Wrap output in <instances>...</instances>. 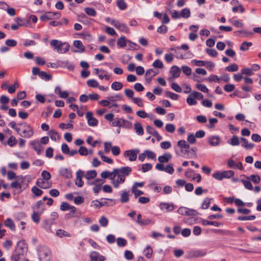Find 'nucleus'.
I'll return each mask as SVG.
<instances>
[{"label":"nucleus","mask_w":261,"mask_h":261,"mask_svg":"<svg viewBox=\"0 0 261 261\" xmlns=\"http://www.w3.org/2000/svg\"><path fill=\"white\" fill-rule=\"evenodd\" d=\"M5 225L10 228L12 230H15V226L14 223L10 218H7L4 222Z\"/></svg>","instance_id":"nucleus-30"},{"label":"nucleus","mask_w":261,"mask_h":261,"mask_svg":"<svg viewBox=\"0 0 261 261\" xmlns=\"http://www.w3.org/2000/svg\"><path fill=\"white\" fill-rule=\"evenodd\" d=\"M246 177L248 180H251L255 184H258L260 181V177L258 175L252 174L250 176H246Z\"/></svg>","instance_id":"nucleus-28"},{"label":"nucleus","mask_w":261,"mask_h":261,"mask_svg":"<svg viewBox=\"0 0 261 261\" xmlns=\"http://www.w3.org/2000/svg\"><path fill=\"white\" fill-rule=\"evenodd\" d=\"M56 94L59 95V97L62 98H65V91H62L60 86H57L55 89Z\"/></svg>","instance_id":"nucleus-43"},{"label":"nucleus","mask_w":261,"mask_h":261,"mask_svg":"<svg viewBox=\"0 0 261 261\" xmlns=\"http://www.w3.org/2000/svg\"><path fill=\"white\" fill-rule=\"evenodd\" d=\"M158 71H156L153 69H149L146 71L145 75L149 76L150 77L152 78L153 76L158 74Z\"/></svg>","instance_id":"nucleus-60"},{"label":"nucleus","mask_w":261,"mask_h":261,"mask_svg":"<svg viewBox=\"0 0 261 261\" xmlns=\"http://www.w3.org/2000/svg\"><path fill=\"white\" fill-rule=\"evenodd\" d=\"M140 152L139 149H130L124 152V156H128L130 161H134L137 159V154Z\"/></svg>","instance_id":"nucleus-11"},{"label":"nucleus","mask_w":261,"mask_h":261,"mask_svg":"<svg viewBox=\"0 0 261 261\" xmlns=\"http://www.w3.org/2000/svg\"><path fill=\"white\" fill-rule=\"evenodd\" d=\"M134 129L136 133L139 135L142 136L143 135L144 130L142 124L139 122H136L134 124Z\"/></svg>","instance_id":"nucleus-22"},{"label":"nucleus","mask_w":261,"mask_h":261,"mask_svg":"<svg viewBox=\"0 0 261 261\" xmlns=\"http://www.w3.org/2000/svg\"><path fill=\"white\" fill-rule=\"evenodd\" d=\"M16 130L20 136L24 138H30L34 135L33 127L25 122L17 124Z\"/></svg>","instance_id":"nucleus-1"},{"label":"nucleus","mask_w":261,"mask_h":261,"mask_svg":"<svg viewBox=\"0 0 261 261\" xmlns=\"http://www.w3.org/2000/svg\"><path fill=\"white\" fill-rule=\"evenodd\" d=\"M120 177L118 176H114V178L112 179V184L113 186L115 188H118L119 187V185L121 184H123V182H121L120 181Z\"/></svg>","instance_id":"nucleus-45"},{"label":"nucleus","mask_w":261,"mask_h":261,"mask_svg":"<svg viewBox=\"0 0 261 261\" xmlns=\"http://www.w3.org/2000/svg\"><path fill=\"white\" fill-rule=\"evenodd\" d=\"M131 172L132 168L128 166L123 167L119 169H114V173L115 174V176L120 177L119 181L121 182H124L125 176H128Z\"/></svg>","instance_id":"nucleus-3"},{"label":"nucleus","mask_w":261,"mask_h":261,"mask_svg":"<svg viewBox=\"0 0 261 261\" xmlns=\"http://www.w3.org/2000/svg\"><path fill=\"white\" fill-rule=\"evenodd\" d=\"M49 135L51 140L57 141L60 139V135L55 130H50L49 132Z\"/></svg>","instance_id":"nucleus-44"},{"label":"nucleus","mask_w":261,"mask_h":261,"mask_svg":"<svg viewBox=\"0 0 261 261\" xmlns=\"http://www.w3.org/2000/svg\"><path fill=\"white\" fill-rule=\"evenodd\" d=\"M170 73H171L173 77L177 78L180 75V69L176 66H173L171 68Z\"/></svg>","instance_id":"nucleus-21"},{"label":"nucleus","mask_w":261,"mask_h":261,"mask_svg":"<svg viewBox=\"0 0 261 261\" xmlns=\"http://www.w3.org/2000/svg\"><path fill=\"white\" fill-rule=\"evenodd\" d=\"M117 6L121 10H124L127 8V4L124 0H117Z\"/></svg>","instance_id":"nucleus-41"},{"label":"nucleus","mask_w":261,"mask_h":261,"mask_svg":"<svg viewBox=\"0 0 261 261\" xmlns=\"http://www.w3.org/2000/svg\"><path fill=\"white\" fill-rule=\"evenodd\" d=\"M113 126L124 127L126 128L131 127L132 124L127 120H125L122 118H116L113 122Z\"/></svg>","instance_id":"nucleus-7"},{"label":"nucleus","mask_w":261,"mask_h":261,"mask_svg":"<svg viewBox=\"0 0 261 261\" xmlns=\"http://www.w3.org/2000/svg\"><path fill=\"white\" fill-rule=\"evenodd\" d=\"M212 198H206L201 205V208L202 209H207L209 207L211 203V201L212 200Z\"/></svg>","instance_id":"nucleus-51"},{"label":"nucleus","mask_w":261,"mask_h":261,"mask_svg":"<svg viewBox=\"0 0 261 261\" xmlns=\"http://www.w3.org/2000/svg\"><path fill=\"white\" fill-rule=\"evenodd\" d=\"M191 15V12L189 9L188 8H184L180 12V16L181 17L184 18H188Z\"/></svg>","instance_id":"nucleus-36"},{"label":"nucleus","mask_w":261,"mask_h":261,"mask_svg":"<svg viewBox=\"0 0 261 261\" xmlns=\"http://www.w3.org/2000/svg\"><path fill=\"white\" fill-rule=\"evenodd\" d=\"M172 158V155L170 153H166L163 155L158 157V161L161 163H166Z\"/></svg>","instance_id":"nucleus-19"},{"label":"nucleus","mask_w":261,"mask_h":261,"mask_svg":"<svg viewBox=\"0 0 261 261\" xmlns=\"http://www.w3.org/2000/svg\"><path fill=\"white\" fill-rule=\"evenodd\" d=\"M60 17V14L58 12H48L40 17V20L46 21L49 19H57Z\"/></svg>","instance_id":"nucleus-8"},{"label":"nucleus","mask_w":261,"mask_h":261,"mask_svg":"<svg viewBox=\"0 0 261 261\" xmlns=\"http://www.w3.org/2000/svg\"><path fill=\"white\" fill-rule=\"evenodd\" d=\"M241 181L243 184V185L246 189L250 190H252L253 189V186H252V185L251 183L250 180L242 179Z\"/></svg>","instance_id":"nucleus-52"},{"label":"nucleus","mask_w":261,"mask_h":261,"mask_svg":"<svg viewBox=\"0 0 261 261\" xmlns=\"http://www.w3.org/2000/svg\"><path fill=\"white\" fill-rule=\"evenodd\" d=\"M152 66L154 68L162 69L164 67L163 62L159 59H157L154 61L152 64Z\"/></svg>","instance_id":"nucleus-55"},{"label":"nucleus","mask_w":261,"mask_h":261,"mask_svg":"<svg viewBox=\"0 0 261 261\" xmlns=\"http://www.w3.org/2000/svg\"><path fill=\"white\" fill-rule=\"evenodd\" d=\"M206 254V251L205 250H192L188 252V257L194 258L199 257L205 255Z\"/></svg>","instance_id":"nucleus-12"},{"label":"nucleus","mask_w":261,"mask_h":261,"mask_svg":"<svg viewBox=\"0 0 261 261\" xmlns=\"http://www.w3.org/2000/svg\"><path fill=\"white\" fill-rule=\"evenodd\" d=\"M85 13L90 16H95L96 15V11L92 8L86 7L85 8Z\"/></svg>","instance_id":"nucleus-42"},{"label":"nucleus","mask_w":261,"mask_h":261,"mask_svg":"<svg viewBox=\"0 0 261 261\" xmlns=\"http://www.w3.org/2000/svg\"><path fill=\"white\" fill-rule=\"evenodd\" d=\"M37 185L41 189H48L52 186L51 181L48 180L39 179L36 182Z\"/></svg>","instance_id":"nucleus-16"},{"label":"nucleus","mask_w":261,"mask_h":261,"mask_svg":"<svg viewBox=\"0 0 261 261\" xmlns=\"http://www.w3.org/2000/svg\"><path fill=\"white\" fill-rule=\"evenodd\" d=\"M129 200V194L128 192L126 191H124L122 192L121 197L120 199V201L122 203H126Z\"/></svg>","instance_id":"nucleus-32"},{"label":"nucleus","mask_w":261,"mask_h":261,"mask_svg":"<svg viewBox=\"0 0 261 261\" xmlns=\"http://www.w3.org/2000/svg\"><path fill=\"white\" fill-rule=\"evenodd\" d=\"M76 178L74 180L75 185L81 188L84 185V181L82 180V177H84V172L82 170H79L76 173Z\"/></svg>","instance_id":"nucleus-13"},{"label":"nucleus","mask_w":261,"mask_h":261,"mask_svg":"<svg viewBox=\"0 0 261 261\" xmlns=\"http://www.w3.org/2000/svg\"><path fill=\"white\" fill-rule=\"evenodd\" d=\"M251 42H248L246 41L243 42L240 47V49L242 51H246L248 49V47L252 46Z\"/></svg>","instance_id":"nucleus-50"},{"label":"nucleus","mask_w":261,"mask_h":261,"mask_svg":"<svg viewBox=\"0 0 261 261\" xmlns=\"http://www.w3.org/2000/svg\"><path fill=\"white\" fill-rule=\"evenodd\" d=\"M100 225L102 227H106L108 224V220L105 216H102L99 220Z\"/></svg>","instance_id":"nucleus-63"},{"label":"nucleus","mask_w":261,"mask_h":261,"mask_svg":"<svg viewBox=\"0 0 261 261\" xmlns=\"http://www.w3.org/2000/svg\"><path fill=\"white\" fill-rule=\"evenodd\" d=\"M241 140L243 142L242 146L247 149H252L254 146L252 143H249L248 140L245 138H241Z\"/></svg>","instance_id":"nucleus-25"},{"label":"nucleus","mask_w":261,"mask_h":261,"mask_svg":"<svg viewBox=\"0 0 261 261\" xmlns=\"http://www.w3.org/2000/svg\"><path fill=\"white\" fill-rule=\"evenodd\" d=\"M32 192L36 196H41L43 193V191L36 186L32 188Z\"/></svg>","instance_id":"nucleus-58"},{"label":"nucleus","mask_w":261,"mask_h":261,"mask_svg":"<svg viewBox=\"0 0 261 261\" xmlns=\"http://www.w3.org/2000/svg\"><path fill=\"white\" fill-rule=\"evenodd\" d=\"M161 210H166L167 212H171L174 208V205L172 203H162L160 205Z\"/></svg>","instance_id":"nucleus-20"},{"label":"nucleus","mask_w":261,"mask_h":261,"mask_svg":"<svg viewBox=\"0 0 261 261\" xmlns=\"http://www.w3.org/2000/svg\"><path fill=\"white\" fill-rule=\"evenodd\" d=\"M187 140L189 143L193 144L196 142V137L193 134H190L188 136Z\"/></svg>","instance_id":"nucleus-64"},{"label":"nucleus","mask_w":261,"mask_h":261,"mask_svg":"<svg viewBox=\"0 0 261 261\" xmlns=\"http://www.w3.org/2000/svg\"><path fill=\"white\" fill-rule=\"evenodd\" d=\"M146 157L149 159H154L156 157V154L153 151L149 150H146L144 151Z\"/></svg>","instance_id":"nucleus-56"},{"label":"nucleus","mask_w":261,"mask_h":261,"mask_svg":"<svg viewBox=\"0 0 261 261\" xmlns=\"http://www.w3.org/2000/svg\"><path fill=\"white\" fill-rule=\"evenodd\" d=\"M221 141L220 137L217 135H212L207 138V142L212 146H217Z\"/></svg>","instance_id":"nucleus-15"},{"label":"nucleus","mask_w":261,"mask_h":261,"mask_svg":"<svg viewBox=\"0 0 261 261\" xmlns=\"http://www.w3.org/2000/svg\"><path fill=\"white\" fill-rule=\"evenodd\" d=\"M234 33L240 34V36L242 38L250 37L253 35V33L251 31L247 30H242L235 32Z\"/></svg>","instance_id":"nucleus-23"},{"label":"nucleus","mask_w":261,"mask_h":261,"mask_svg":"<svg viewBox=\"0 0 261 261\" xmlns=\"http://www.w3.org/2000/svg\"><path fill=\"white\" fill-rule=\"evenodd\" d=\"M202 224L205 226V225H214L216 227H219L221 225V223L218 221H209L206 220H202Z\"/></svg>","instance_id":"nucleus-34"},{"label":"nucleus","mask_w":261,"mask_h":261,"mask_svg":"<svg viewBox=\"0 0 261 261\" xmlns=\"http://www.w3.org/2000/svg\"><path fill=\"white\" fill-rule=\"evenodd\" d=\"M165 95L166 96L170 97L173 100H177L178 98V95L170 91L166 92Z\"/></svg>","instance_id":"nucleus-61"},{"label":"nucleus","mask_w":261,"mask_h":261,"mask_svg":"<svg viewBox=\"0 0 261 261\" xmlns=\"http://www.w3.org/2000/svg\"><path fill=\"white\" fill-rule=\"evenodd\" d=\"M65 44V43H63L60 41L58 40L53 39L50 41V45L54 48L58 53H64L65 52V50L63 49V46Z\"/></svg>","instance_id":"nucleus-5"},{"label":"nucleus","mask_w":261,"mask_h":261,"mask_svg":"<svg viewBox=\"0 0 261 261\" xmlns=\"http://www.w3.org/2000/svg\"><path fill=\"white\" fill-rule=\"evenodd\" d=\"M31 145L33 149L37 152L38 154H40L43 150V146L37 141H34L31 142Z\"/></svg>","instance_id":"nucleus-18"},{"label":"nucleus","mask_w":261,"mask_h":261,"mask_svg":"<svg viewBox=\"0 0 261 261\" xmlns=\"http://www.w3.org/2000/svg\"><path fill=\"white\" fill-rule=\"evenodd\" d=\"M117 245L119 247H124L126 245L127 241L125 239L122 238H118L116 239Z\"/></svg>","instance_id":"nucleus-54"},{"label":"nucleus","mask_w":261,"mask_h":261,"mask_svg":"<svg viewBox=\"0 0 261 261\" xmlns=\"http://www.w3.org/2000/svg\"><path fill=\"white\" fill-rule=\"evenodd\" d=\"M77 215L76 208L66 203V219L72 218Z\"/></svg>","instance_id":"nucleus-9"},{"label":"nucleus","mask_w":261,"mask_h":261,"mask_svg":"<svg viewBox=\"0 0 261 261\" xmlns=\"http://www.w3.org/2000/svg\"><path fill=\"white\" fill-rule=\"evenodd\" d=\"M97 175L96 171L94 170L89 171L87 172L86 175L84 174V177L89 180L94 178Z\"/></svg>","instance_id":"nucleus-31"},{"label":"nucleus","mask_w":261,"mask_h":261,"mask_svg":"<svg viewBox=\"0 0 261 261\" xmlns=\"http://www.w3.org/2000/svg\"><path fill=\"white\" fill-rule=\"evenodd\" d=\"M177 213L181 215L193 216L196 215V211L186 207L181 206L177 210Z\"/></svg>","instance_id":"nucleus-6"},{"label":"nucleus","mask_w":261,"mask_h":261,"mask_svg":"<svg viewBox=\"0 0 261 261\" xmlns=\"http://www.w3.org/2000/svg\"><path fill=\"white\" fill-rule=\"evenodd\" d=\"M38 255L40 261H50L51 251L47 247L42 246L38 250Z\"/></svg>","instance_id":"nucleus-4"},{"label":"nucleus","mask_w":261,"mask_h":261,"mask_svg":"<svg viewBox=\"0 0 261 261\" xmlns=\"http://www.w3.org/2000/svg\"><path fill=\"white\" fill-rule=\"evenodd\" d=\"M223 178H229L234 175V172L232 170L224 171L222 172Z\"/></svg>","instance_id":"nucleus-48"},{"label":"nucleus","mask_w":261,"mask_h":261,"mask_svg":"<svg viewBox=\"0 0 261 261\" xmlns=\"http://www.w3.org/2000/svg\"><path fill=\"white\" fill-rule=\"evenodd\" d=\"M193 94L192 92L189 95L188 97L187 98V102L190 106H194L197 104V101L195 97H193Z\"/></svg>","instance_id":"nucleus-27"},{"label":"nucleus","mask_w":261,"mask_h":261,"mask_svg":"<svg viewBox=\"0 0 261 261\" xmlns=\"http://www.w3.org/2000/svg\"><path fill=\"white\" fill-rule=\"evenodd\" d=\"M43 208L42 209V211L40 212H36L34 211L32 215V219L35 223H38L40 221V215L42 213Z\"/></svg>","instance_id":"nucleus-26"},{"label":"nucleus","mask_w":261,"mask_h":261,"mask_svg":"<svg viewBox=\"0 0 261 261\" xmlns=\"http://www.w3.org/2000/svg\"><path fill=\"white\" fill-rule=\"evenodd\" d=\"M122 84L119 82H114L111 85L112 89L116 91L120 90L122 88Z\"/></svg>","instance_id":"nucleus-39"},{"label":"nucleus","mask_w":261,"mask_h":261,"mask_svg":"<svg viewBox=\"0 0 261 261\" xmlns=\"http://www.w3.org/2000/svg\"><path fill=\"white\" fill-rule=\"evenodd\" d=\"M194 56L193 54L190 51H188L185 54H180L179 56L177 55V58L180 59H190L193 58Z\"/></svg>","instance_id":"nucleus-35"},{"label":"nucleus","mask_w":261,"mask_h":261,"mask_svg":"<svg viewBox=\"0 0 261 261\" xmlns=\"http://www.w3.org/2000/svg\"><path fill=\"white\" fill-rule=\"evenodd\" d=\"M239 69L238 66L235 64H232L225 68V70L229 72H235Z\"/></svg>","instance_id":"nucleus-46"},{"label":"nucleus","mask_w":261,"mask_h":261,"mask_svg":"<svg viewBox=\"0 0 261 261\" xmlns=\"http://www.w3.org/2000/svg\"><path fill=\"white\" fill-rule=\"evenodd\" d=\"M228 143L232 146L239 145L240 144V142L238 137L237 136H233L230 140L228 141Z\"/></svg>","instance_id":"nucleus-37"},{"label":"nucleus","mask_w":261,"mask_h":261,"mask_svg":"<svg viewBox=\"0 0 261 261\" xmlns=\"http://www.w3.org/2000/svg\"><path fill=\"white\" fill-rule=\"evenodd\" d=\"M73 45L76 48L79 49L81 52H84L85 50V46L80 40H75L73 42Z\"/></svg>","instance_id":"nucleus-33"},{"label":"nucleus","mask_w":261,"mask_h":261,"mask_svg":"<svg viewBox=\"0 0 261 261\" xmlns=\"http://www.w3.org/2000/svg\"><path fill=\"white\" fill-rule=\"evenodd\" d=\"M24 179V177L23 176H18L17 179L11 184V187L14 189H21Z\"/></svg>","instance_id":"nucleus-14"},{"label":"nucleus","mask_w":261,"mask_h":261,"mask_svg":"<svg viewBox=\"0 0 261 261\" xmlns=\"http://www.w3.org/2000/svg\"><path fill=\"white\" fill-rule=\"evenodd\" d=\"M100 176L103 178H110V179L112 180V179L114 178V176H115V174L114 173V170L111 172L108 171H105L101 173Z\"/></svg>","instance_id":"nucleus-24"},{"label":"nucleus","mask_w":261,"mask_h":261,"mask_svg":"<svg viewBox=\"0 0 261 261\" xmlns=\"http://www.w3.org/2000/svg\"><path fill=\"white\" fill-rule=\"evenodd\" d=\"M27 250V246L24 241H19L12 255L11 258L14 261H18L23 256Z\"/></svg>","instance_id":"nucleus-2"},{"label":"nucleus","mask_w":261,"mask_h":261,"mask_svg":"<svg viewBox=\"0 0 261 261\" xmlns=\"http://www.w3.org/2000/svg\"><path fill=\"white\" fill-rule=\"evenodd\" d=\"M229 21L238 28H242L244 26V24L238 20L231 19L229 20Z\"/></svg>","instance_id":"nucleus-47"},{"label":"nucleus","mask_w":261,"mask_h":261,"mask_svg":"<svg viewBox=\"0 0 261 261\" xmlns=\"http://www.w3.org/2000/svg\"><path fill=\"white\" fill-rule=\"evenodd\" d=\"M87 84L89 87L97 88L99 84L95 80H89L87 81Z\"/></svg>","instance_id":"nucleus-49"},{"label":"nucleus","mask_w":261,"mask_h":261,"mask_svg":"<svg viewBox=\"0 0 261 261\" xmlns=\"http://www.w3.org/2000/svg\"><path fill=\"white\" fill-rule=\"evenodd\" d=\"M132 191L134 194L135 197L136 198H137L139 196L143 195L144 194L143 191L137 189L136 187L135 186H133V187L132 188Z\"/></svg>","instance_id":"nucleus-57"},{"label":"nucleus","mask_w":261,"mask_h":261,"mask_svg":"<svg viewBox=\"0 0 261 261\" xmlns=\"http://www.w3.org/2000/svg\"><path fill=\"white\" fill-rule=\"evenodd\" d=\"M90 258L91 261H105L106 259L105 256L96 252H92L90 254Z\"/></svg>","instance_id":"nucleus-17"},{"label":"nucleus","mask_w":261,"mask_h":261,"mask_svg":"<svg viewBox=\"0 0 261 261\" xmlns=\"http://www.w3.org/2000/svg\"><path fill=\"white\" fill-rule=\"evenodd\" d=\"M19 85L17 82H15L13 85L9 86L8 88V92L10 93H14L15 92L16 89L18 88Z\"/></svg>","instance_id":"nucleus-59"},{"label":"nucleus","mask_w":261,"mask_h":261,"mask_svg":"<svg viewBox=\"0 0 261 261\" xmlns=\"http://www.w3.org/2000/svg\"><path fill=\"white\" fill-rule=\"evenodd\" d=\"M209 123L206 125V127L210 129L215 128V124L218 122V119L215 118H211L208 119Z\"/></svg>","instance_id":"nucleus-38"},{"label":"nucleus","mask_w":261,"mask_h":261,"mask_svg":"<svg viewBox=\"0 0 261 261\" xmlns=\"http://www.w3.org/2000/svg\"><path fill=\"white\" fill-rule=\"evenodd\" d=\"M177 145L181 148L189 149L190 148V145L189 144L187 143V142L184 140H180L178 141Z\"/></svg>","instance_id":"nucleus-53"},{"label":"nucleus","mask_w":261,"mask_h":261,"mask_svg":"<svg viewBox=\"0 0 261 261\" xmlns=\"http://www.w3.org/2000/svg\"><path fill=\"white\" fill-rule=\"evenodd\" d=\"M128 41L124 36H121L117 40V44L120 47H124Z\"/></svg>","instance_id":"nucleus-29"},{"label":"nucleus","mask_w":261,"mask_h":261,"mask_svg":"<svg viewBox=\"0 0 261 261\" xmlns=\"http://www.w3.org/2000/svg\"><path fill=\"white\" fill-rule=\"evenodd\" d=\"M152 252V249L150 246H147L146 248L144 250V255L148 258L151 257Z\"/></svg>","instance_id":"nucleus-40"},{"label":"nucleus","mask_w":261,"mask_h":261,"mask_svg":"<svg viewBox=\"0 0 261 261\" xmlns=\"http://www.w3.org/2000/svg\"><path fill=\"white\" fill-rule=\"evenodd\" d=\"M14 20L19 26L26 25L27 24L26 20L19 17H16Z\"/></svg>","instance_id":"nucleus-62"},{"label":"nucleus","mask_w":261,"mask_h":261,"mask_svg":"<svg viewBox=\"0 0 261 261\" xmlns=\"http://www.w3.org/2000/svg\"><path fill=\"white\" fill-rule=\"evenodd\" d=\"M86 118L87 120L88 124L90 126H96L98 124V120L93 116L91 112H88L86 114Z\"/></svg>","instance_id":"nucleus-10"}]
</instances>
